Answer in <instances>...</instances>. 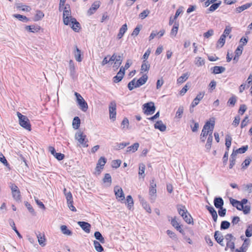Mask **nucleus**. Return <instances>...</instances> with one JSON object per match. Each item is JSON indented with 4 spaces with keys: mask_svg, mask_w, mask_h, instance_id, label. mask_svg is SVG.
Instances as JSON below:
<instances>
[{
    "mask_svg": "<svg viewBox=\"0 0 252 252\" xmlns=\"http://www.w3.org/2000/svg\"><path fill=\"white\" fill-rule=\"evenodd\" d=\"M17 115L19 118L20 125L26 129L30 131L31 130V125L28 117L19 112H17Z\"/></svg>",
    "mask_w": 252,
    "mask_h": 252,
    "instance_id": "1",
    "label": "nucleus"
},
{
    "mask_svg": "<svg viewBox=\"0 0 252 252\" xmlns=\"http://www.w3.org/2000/svg\"><path fill=\"white\" fill-rule=\"evenodd\" d=\"M74 95L76 97V100L79 108L83 112H86L88 109V105L81 94L75 92Z\"/></svg>",
    "mask_w": 252,
    "mask_h": 252,
    "instance_id": "2",
    "label": "nucleus"
},
{
    "mask_svg": "<svg viewBox=\"0 0 252 252\" xmlns=\"http://www.w3.org/2000/svg\"><path fill=\"white\" fill-rule=\"evenodd\" d=\"M143 110L144 114L147 115L154 114L156 110V107L154 103L153 102H150L145 103L143 105Z\"/></svg>",
    "mask_w": 252,
    "mask_h": 252,
    "instance_id": "3",
    "label": "nucleus"
},
{
    "mask_svg": "<svg viewBox=\"0 0 252 252\" xmlns=\"http://www.w3.org/2000/svg\"><path fill=\"white\" fill-rule=\"evenodd\" d=\"M75 139L84 147L88 146V145L87 144L88 140H86V136L82 132L79 131L77 132L75 134Z\"/></svg>",
    "mask_w": 252,
    "mask_h": 252,
    "instance_id": "4",
    "label": "nucleus"
},
{
    "mask_svg": "<svg viewBox=\"0 0 252 252\" xmlns=\"http://www.w3.org/2000/svg\"><path fill=\"white\" fill-rule=\"evenodd\" d=\"M71 10L70 9H66V7H64L63 13V20L64 25H70V21L71 18Z\"/></svg>",
    "mask_w": 252,
    "mask_h": 252,
    "instance_id": "5",
    "label": "nucleus"
},
{
    "mask_svg": "<svg viewBox=\"0 0 252 252\" xmlns=\"http://www.w3.org/2000/svg\"><path fill=\"white\" fill-rule=\"evenodd\" d=\"M110 119L115 121L116 116V104L115 101H112L109 106Z\"/></svg>",
    "mask_w": 252,
    "mask_h": 252,
    "instance_id": "6",
    "label": "nucleus"
},
{
    "mask_svg": "<svg viewBox=\"0 0 252 252\" xmlns=\"http://www.w3.org/2000/svg\"><path fill=\"white\" fill-rule=\"evenodd\" d=\"M177 209L179 214L183 217L185 221L188 223H189V219L187 215L188 211L186 207L184 206L180 205L178 206Z\"/></svg>",
    "mask_w": 252,
    "mask_h": 252,
    "instance_id": "7",
    "label": "nucleus"
},
{
    "mask_svg": "<svg viewBox=\"0 0 252 252\" xmlns=\"http://www.w3.org/2000/svg\"><path fill=\"white\" fill-rule=\"evenodd\" d=\"M156 184L155 182V180L152 179L150 181V189H149V195L151 196V197L153 196L154 197V198H155V197L156 196V193H157V189H156ZM153 198H151V199Z\"/></svg>",
    "mask_w": 252,
    "mask_h": 252,
    "instance_id": "8",
    "label": "nucleus"
},
{
    "mask_svg": "<svg viewBox=\"0 0 252 252\" xmlns=\"http://www.w3.org/2000/svg\"><path fill=\"white\" fill-rule=\"evenodd\" d=\"M171 224L177 229V230L179 231L181 233L183 234H184V231L181 228V225H180L179 219H177L176 217H174L173 218H171Z\"/></svg>",
    "mask_w": 252,
    "mask_h": 252,
    "instance_id": "9",
    "label": "nucleus"
},
{
    "mask_svg": "<svg viewBox=\"0 0 252 252\" xmlns=\"http://www.w3.org/2000/svg\"><path fill=\"white\" fill-rule=\"evenodd\" d=\"M114 191L116 198H120V200H123L125 199L124 193L122 189L118 186L114 187Z\"/></svg>",
    "mask_w": 252,
    "mask_h": 252,
    "instance_id": "10",
    "label": "nucleus"
},
{
    "mask_svg": "<svg viewBox=\"0 0 252 252\" xmlns=\"http://www.w3.org/2000/svg\"><path fill=\"white\" fill-rule=\"evenodd\" d=\"M69 25L75 32H78L80 29V24L75 18H71Z\"/></svg>",
    "mask_w": 252,
    "mask_h": 252,
    "instance_id": "11",
    "label": "nucleus"
},
{
    "mask_svg": "<svg viewBox=\"0 0 252 252\" xmlns=\"http://www.w3.org/2000/svg\"><path fill=\"white\" fill-rule=\"evenodd\" d=\"M69 69L71 77L72 79L75 78L76 77V66L74 62L71 60L69 62Z\"/></svg>",
    "mask_w": 252,
    "mask_h": 252,
    "instance_id": "12",
    "label": "nucleus"
},
{
    "mask_svg": "<svg viewBox=\"0 0 252 252\" xmlns=\"http://www.w3.org/2000/svg\"><path fill=\"white\" fill-rule=\"evenodd\" d=\"M100 1H94L91 7L88 10V15H91L93 14L94 12L99 7Z\"/></svg>",
    "mask_w": 252,
    "mask_h": 252,
    "instance_id": "13",
    "label": "nucleus"
},
{
    "mask_svg": "<svg viewBox=\"0 0 252 252\" xmlns=\"http://www.w3.org/2000/svg\"><path fill=\"white\" fill-rule=\"evenodd\" d=\"M78 224L86 233H89L90 232L91 225L89 223L86 221H78Z\"/></svg>",
    "mask_w": 252,
    "mask_h": 252,
    "instance_id": "14",
    "label": "nucleus"
},
{
    "mask_svg": "<svg viewBox=\"0 0 252 252\" xmlns=\"http://www.w3.org/2000/svg\"><path fill=\"white\" fill-rule=\"evenodd\" d=\"M148 77L146 74H144L139 78L137 81H136V86H135V88L139 87L145 84L148 80Z\"/></svg>",
    "mask_w": 252,
    "mask_h": 252,
    "instance_id": "15",
    "label": "nucleus"
},
{
    "mask_svg": "<svg viewBox=\"0 0 252 252\" xmlns=\"http://www.w3.org/2000/svg\"><path fill=\"white\" fill-rule=\"evenodd\" d=\"M154 127L156 129H159L161 132L165 131L166 129V126L163 124L161 121H157L154 125Z\"/></svg>",
    "mask_w": 252,
    "mask_h": 252,
    "instance_id": "16",
    "label": "nucleus"
},
{
    "mask_svg": "<svg viewBox=\"0 0 252 252\" xmlns=\"http://www.w3.org/2000/svg\"><path fill=\"white\" fill-rule=\"evenodd\" d=\"M40 27L38 25H33L31 26H26L25 27L26 30L31 32H36L40 30Z\"/></svg>",
    "mask_w": 252,
    "mask_h": 252,
    "instance_id": "17",
    "label": "nucleus"
},
{
    "mask_svg": "<svg viewBox=\"0 0 252 252\" xmlns=\"http://www.w3.org/2000/svg\"><path fill=\"white\" fill-rule=\"evenodd\" d=\"M214 204L217 208H222L224 204V202L221 197H215L214 200Z\"/></svg>",
    "mask_w": 252,
    "mask_h": 252,
    "instance_id": "18",
    "label": "nucleus"
},
{
    "mask_svg": "<svg viewBox=\"0 0 252 252\" xmlns=\"http://www.w3.org/2000/svg\"><path fill=\"white\" fill-rule=\"evenodd\" d=\"M74 54L75 60L78 62H81L82 60V58H81V50L77 47V45H75V46Z\"/></svg>",
    "mask_w": 252,
    "mask_h": 252,
    "instance_id": "19",
    "label": "nucleus"
},
{
    "mask_svg": "<svg viewBox=\"0 0 252 252\" xmlns=\"http://www.w3.org/2000/svg\"><path fill=\"white\" fill-rule=\"evenodd\" d=\"M127 30V27L126 24H124L119 30V32L117 35L118 38L121 39L122 38Z\"/></svg>",
    "mask_w": 252,
    "mask_h": 252,
    "instance_id": "20",
    "label": "nucleus"
},
{
    "mask_svg": "<svg viewBox=\"0 0 252 252\" xmlns=\"http://www.w3.org/2000/svg\"><path fill=\"white\" fill-rule=\"evenodd\" d=\"M252 5V3H247L242 6H239L235 9V11L237 13H241L243 11L249 8Z\"/></svg>",
    "mask_w": 252,
    "mask_h": 252,
    "instance_id": "21",
    "label": "nucleus"
},
{
    "mask_svg": "<svg viewBox=\"0 0 252 252\" xmlns=\"http://www.w3.org/2000/svg\"><path fill=\"white\" fill-rule=\"evenodd\" d=\"M214 237L216 241L219 244H221L220 242L223 241V237L221 233L219 231H216L215 232Z\"/></svg>",
    "mask_w": 252,
    "mask_h": 252,
    "instance_id": "22",
    "label": "nucleus"
},
{
    "mask_svg": "<svg viewBox=\"0 0 252 252\" xmlns=\"http://www.w3.org/2000/svg\"><path fill=\"white\" fill-rule=\"evenodd\" d=\"M139 146L138 143H135L130 146L127 148L126 153H134L136 152Z\"/></svg>",
    "mask_w": 252,
    "mask_h": 252,
    "instance_id": "23",
    "label": "nucleus"
},
{
    "mask_svg": "<svg viewBox=\"0 0 252 252\" xmlns=\"http://www.w3.org/2000/svg\"><path fill=\"white\" fill-rule=\"evenodd\" d=\"M210 124V122H207L204 125L203 129L202 130L201 133L200 134V136L201 138H204L206 137L208 135V132L207 131V129L209 128V125Z\"/></svg>",
    "mask_w": 252,
    "mask_h": 252,
    "instance_id": "24",
    "label": "nucleus"
},
{
    "mask_svg": "<svg viewBox=\"0 0 252 252\" xmlns=\"http://www.w3.org/2000/svg\"><path fill=\"white\" fill-rule=\"evenodd\" d=\"M236 153H234V150H233L232 153L231 154L230 156V164L229 167L230 169H231L233 168V166L235 164V160H236Z\"/></svg>",
    "mask_w": 252,
    "mask_h": 252,
    "instance_id": "25",
    "label": "nucleus"
},
{
    "mask_svg": "<svg viewBox=\"0 0 252 252\" xmlns=\"http://www.w3.org/2000/svg\"><path fill=\"white\" fill-rule=\"evenodd\" d=\"M13 16L14 18H17L19 21H22L23 22H27L30 20L29 19L28 17H27L26 16L18 14H14L13 15Z\"/></svg>",
    "mask_w": 252,
    "mask_h": 252,
    "instance_id": "26",
    "label": "nucleus"
},
{
    "mask_svg": "<svg viewBox=\"0 0 252 252\" xmlns=\"http://www.w3.org/2000/svg\"><path fill=\"white\" fill-rule=\"evenodd\" d=\"M9 223L10 225L12 228L13 230L16 233V234H17L18 236L20 238H22V236L21 235V234L19 233L18 230L17 229L16 226H15V222L13 221V220L12 219H9Z\"/></svg>",
    "mask_w": 252,
    "mask_h": 252,
    "instance_id": "27",
    "label": "nucleus"
},
{
    "mask_svg": "<svg viewBox=\"0 0 252 252\" xmlns=\"http://www.w3.org/2000/svg\"><path fill=\"white\" fill-rule=\"evenodd\" d=\"M95 238L98 240L101 243L104 244L105 243V240L102 234L99 231H95L94 234Z\"/></svg>",
    "mask_w": 252,
    "mask_h": 252,
    "instance_id": "28",
    "label": "nucleus"
},
{
    "mask_svg": "<svg viewBox=\"0 0 252 252\" xmlns=\"http://www.w3.org/2000/svg\"><path fill=\"white\" fill-rule=\"evenodd\" d=\"M225 68L223 66H215L213 67V73L214 74H219L223 72Z\"/></svg>",
    "mask_w": 252,
    "mask_h": 252,
    "instance_id": "29",
    "label": "nucleus"
},
{
    "mask_svg": "<svg viewBox=\"0 0 252 252\" xmlns=\"http://www.w3.org/2000/svg\"><path fill=\"white\" fill-rule=\"evenodd\" d=\"M80 125V119L78 117H75L73 120L72 126L74 128L78 129Z\"/></svg>",
    "mask_w": 252,
    "mask_h": 252,
    "instance_id": "30",
    "label": "nucleus"
},
{
    "mask_svg": "<svg viewBox=\"0 0 252 252\" xmlns=\"http://www.w3.org/2000/svg\"><path fill=\"white\" fill-rule=\"evenodd\" d=\"M150 67V64L147 61H143L141 67V70L143 71H148Z\"/></svg>",
    "mask_w": 252,
    "mask_h": 252,
    "instance_id": "31",
    "label": "nucleus"
},
{
    "mask_svg": "<svg viewBox=\"0 0 252 252\" xmlns=\"http://www.w3.org/2000/svg\"><path fill=\"white\" fill-rule=\"evenodd\" d=\"M61 230L63 234L69 236H70L72 234V231L69 230L66 225H62L61 226Z\"/></svg>",
    "mask_w": 252,
    "mask_h": 252,
    "instance_id": "32",
    "label": "nucleus"
},
{
    "mask_svg": "<svg viewBox=\"0 0 252 252\" xmlns=\"http://www.w3.org/2000/svg\"><path fill=\"white\" fill-rule=\"evenodd\" d=\"M129 145V142H122L120 143H116L115 149L119 150L124 149L125 147Z\"/></svg>",
    "mask_w": 252,
    "mask_h": 252,
    "instance_id": "33",
    "label": "nucleus"
},
{
    "mask_svg": "<svg viewBox=\"0 0 252 252\" xmlns=\"http://www.w3.org/2000/svg\"><path fill=\"white\" fill-rule=\"evenodd\" d=\"M145 165L144 163H141L139 165V172L138 174L139 176H142L143 178L145 177Z\"/></svg>",
    "mask_w": 252,
    "mask_h": 252,
    "instance_id": "34",
    "label": "nucleus"
},
{
    "mask_svg": "<svg viewBox=\"0 0 252 252\" xmlns=\"http://www.w3.org/2000/svg\"><path fill=\"white\" fill-rule=\"evenodd\" d=\"M100 242L97 241H94V245L95 250L98 252H102L103 251V248L100 244Z\"/></svg>",
    "mask_w": 252,
    "mask_h": 252,
    "instance_id": "35",
    "label": "nucleus"
},
{
    "mask_svg": "<svg viewBox=\"0 0 252 252\" xmlns=\"http://www.w3.org/2000/svg\"><path fill=\"white\" fill-rule=\"evenodd\" d=\"M178 27L179 25L178 24H176V23L173 25V28L170 32V36L172 37H174L176 35L178 30Z\"/></svg>",
    "mask_w": 252,
    "mask_h": 252,
    "instance_id": "36",
    "label": "nucleus"
},
{
    "mask_svg": "<svg viewBox=\"0 0 252 252\" xmlns=\"http://www.w3.org/2000/svg\"><path fill=\"white\" fill-rule=\"evenodd\" d=\"M44 16V14L42 11L41 10H37L33 20L34 21H38L40 20Z\"/></svg>",
    "mask_w": 252,
    "mask_h": 252,
    "instance_id": "37",
    "label": "nucleus"
},
{
    "mask_svg": "<svg viewBox=\"0 0 252 252\" xmlns=\"http://www.w3.org/2000/svg\"><path fill=\"white\" fill-rule=\"evenodd\" d=\"M124 76V73H122L121 72H118L117 75L113 77V81L115 83H118L120 82L123 78Z\"/></svg>",
    "mask_w": 252,
    "mask_h": 252,
    "instance_id": "38",
    "label": "nucleus"
},
{
    "mask_svg": "<svg viewBox=\"0 0 252 252\" xmlns=\"http://www.w3.org/2000/svg\"><path fill=\"white\" fill-rule=\"evenodd\" d=\"M12 197L16 201H20L21 200V196L20 190L12 191Z\"/></svg>",
    "mask_w": 252,
    "mask_h": 252,
    "instance_id": "39",
    "label": "nucleus"
},
{
    "mask_svg": "<svg viewBox=\"0 0 252 252\" xmlns=\"http://www.w3.org/2000/svg\"><path fill=\"white\" fill-rule=\"evenodd\" d=\"M237 101V97L235 95L232 96L229 98L227 101V105L233 107Z\"/></svg>",
    "mask_w": 252,
    "mask_h": 252,
    "instance_id": "40",
    "label": "nucleus"
},
{
    "mask_svg": "<svg viewBox=\"0 0 252 252\" xmlns=\"http://www.w3.org/2000/svg\"><path fill=\"white\" fill-rule=\"evenodd\" d=\"M37 237L39 245L42 247L46 245L44 235L41 236L40 234H37Z\"/></svg>",
    "mask_w": 252,
    "mask_h": 252,
    "instance_id": "41",
    "label": "nucleus"
},
{
    "mask_svg": "<svg viewBox=\"0 0 252 252\" xmlns=\"http://www.w3.org/2000/svg\"><path fill=\"white\" fill-rule=\"evenodd\" d=\"M232 138L230 135L227 134L225 137V146L227 151L229 150V148L231 146Z\"/></svg>",
    "mask_w": 252,
    "mask_h": 252,
    "instance_id": "42",
    "label": "nucleus"
},
{
    "mask_svg": "<svg viewBox=\"0 0 252 252\" xmlns=\"http://www.w3.org/2000/svg\"><path fill=\"white\" fill-rule=\"evenodd\" d=\"M248 149V146H244L238 149L236 151H234V153H236V155H237V154H243L245 153Z\"/></svg>",
    "mask_w": 252,
    "mask_h": 252,
    "instance_id": "43",
    "label": "nucleus"
},
{
    "mask_svg": "<svg viewBox=\"0 0 252 252\" xmlns=\"http://www.w3.org/2000/svg\"><path fill=\"white\" fill-rule=\"evenodd\" d=\"M230 225L229 222L226 220L222 221L220 224V229L225 230L228 229Z\"/></svg>",
    "mask_w": 252,
    "mask_h": 252,
    "instance_id": "44",
    "label": "nucleus"
},
{
    "mask_svg": "<svg viewBox=\"0 0 252 252\" xmlns=\"http://www.w3.org/2000/svg\"><path fill=\"white\" fill-rule=\"evenodd\" d=\"M251 161L252 159L251 158H247L242 163V168L244 169H246L250 164Z\"/></svg>",
    "mask_w": 252,
    "mask_h": 252,
    "instance_id": "45",
    "label": "nucleus"
},
{
    "mask_svg": "<svg viewBox=\"0 0 252 252\" xmlns=\"http://www.w3.org/2000/svg\"><path fill=\"white\" fill-rule=\"evenodd\" d=\"M221 2L220 1L219 2L214 3L209 8L208 10L210 12H213L216 10L220 5Z\"/></svg>",
    "mask_w": 252,
    "mask_h": 252,
    "instance_id": "46",
    "label": "nucleus"
},
{
    "mask_svg": "<svg viewBox=\"0 0 252 252\" xmlns=\"http://www.w3.org/2000/svg\"><path fill=\"white\" fill-rule=\"evenodd\" d=\"M225 42V38L223 35H221L217 42V47L221 48L224 44Z\"/></svg>",
    "mask_w": 252,
    "mask_h": 252,
    "instance_id": "47",
    "label": "nucleus"
},
{
    "mask_svg": "<svg viewBox=\"0 0 252 252\" xmlns=\"http://www.w3.org/2000/svg\"><path fill=\"white\" fill-rule=\"evenodd\" d=\"M126 202L127 203V207L129 209H130L131 208L133 205V200L131 195H128L126 197Z\"/></svg>",
    "mask_w": 252,
    "mask_h": 252,
    "instance_id": "48",
    "label": "nucleus"
},
{
    "mask_svg": "<svg viewBox=\"0 0 252 252\" xmlns=\"http://www.w3.org/2000/svg\"><path fill=\"white\" fill-rule=\"evenodd\" d=\"M188 78V73H184L177 79L179 84H182Z\"/></svg>",
    "mask_w": 252,
    "mask_h": 252,
    "instance_id": "49",
    "label": "nucleus"
},
{
    "mask_svg": "<svg viewBox=\"0 0 252 252\" xmlns=\"http://www.w3.org/2000/svg\"><path fill=\"white\" fill-rule=\"evenodd\" d=\"M106 162V159L103 157H101L99 159L97 163V165L100 166L101 168H103Z\"/></svg>",
    "mask_w": 252,
    "mask_h": 252,
    "instance_id": "50",
    "label": "nucleus"
},
{
    "mask_svg": "<svg viewBox=\"0 0 252 252\" xmlns=\"http://www.w3.org/2000/svg\"><path fill=\"white\" fill-rule=\"evenodd\" d=\"M141 25H137L136 27L134 29L133 31L131 33V36L133 37H135L137 36L140 32V31L141 29Z\"/></svg>",
    "mask_w": 252,
    "mask_h": 252,
    "instance_id": "51",
    "label": "nucleus"
},
{
    "mask_svg": "<svg viewBox=\"0 0 252 252\" xmlns=\"http://www.w3.org/2000/svg\"><path fill=\"white\" fill-rule=\"evenodd\" d=\"M195 63L197 66H200L204 64L205 61L201 57H197L195 59Z\"/></svg>",
    "mask_w": 252,
    "mask_h": 252,
    "instance_id": "52",
    "label": "nucleus"
},
{
    "mask_svg": "<svg viewBox=\"0 0 252 252\" xmlns=\"http://www.w3.org/2000/svg\"><path fill=\"white\" fill-rule=\"evenodd\" d=\"M248 245L249 242H248V239H246L239 249L243 252H246L248 249Z\"/></svg>",
    "mask_w": 252,
    "mask_h": 252,
    "instance_id": "53",
    "label": "nucleus"
},
{
    "mask_svg": "<svg viewBox=\"0 0 252 252\" xmlns=\"http://www.w3.org/2000/svg\"><path fill=\"white\" fill-rule=\"evenodd\" d=\"M212 141L213 136L210 135V136H208V137L207 143L205 145V147L208 150H210V149H211Z\"/></svg>",
    "mask_w": 252,
    "mask_h": 252,
    "instance_id": "54",
    "label": "nucleus"
},
{
    "mask_svg": "<svg viewBox=\"0 0 252 252\" xmlns=\"http://www.w3.org/2000/svg\"><path fill=\"white\" fill-rule=\"evenodd\" d=\"M246 236L250 237L252 236V224H249L245 231Z\"/></svg>",
    "mask_w": 252,
    "mask_h": 252,
    "instance_id": "55",
    "label": "nucleus"
},
{
    "mask_svg": "<svg viewBox=\"0 0 252 252\" xmlns=\"http://www.w3.org/2000/svg\"><path fill=\"white\" fill-rule=\"evenodd\" d=\"M103 181L104 183H108L109 185L111 184L112 182V178L111 176L109 173H106L105 174L104 177L103 179Z\"/></svg>",
    "mask_w": 252,
    "mask_h": 252,
    "instance_id": "56",
    "label": "nucleus"
},
{
    "mask_svg": "<svg viewBox=\"0 0 252 252\" xmlns=\"http://www.w3.org/2000/svg\"><path fill=\"white\" fill-rule=\"evenodd\" d=\"M115 62L114 63L115 66L116 68H118L120 67V65L122 63V56L120 55L118 56L117 57V59L115 60Z\"/></svg>",
    "mask_w": 252,
    "mask_h": 252,
    "instance_id": "57",
    "label": "nucleus"
},
{
    "mask_svg": "<svg viewBox=\"0 0 252 252\" xmlns=\"http://www.w3.org/2000/svg\"><path fill=\"white\" fill-rule=\"evenodd\" d=\"M136 79L135 78H134L132 80L130 81L128 85H127V88L130 91L132 90L135 88V86H136Z\"/></svg>",
    "mask_w": 252,
    "mask_h": 252,
    "instance_id": "58",
    "label": "nucleus"
},
{
    "mask_svg": "<svg viewBox=\"0 0 252 252\" xmlns=\"http://www.w3.org/2000/svg\"><path fill=\"white\" fill-rule=\"evenodd\" d=\"M25 205L26 207L27 208V209L29 210V211L31 214H32L33 215H35V213L34 212V210L33 207H32V206L29 202H28L27 201L25 202Z\"/></svg>",
    "mask_w": 252,
    "mask_h": 252,
    "instance_id": "59",
    "label": "nucleus"
},
{
    "mask_svg": "<svg viewBox=\"0 0 252 252\" xmlns=\"http://www.w3.org/2000/svg\"><path fill=\"white\" fill-rule=\"evenodd\" d=\"M150 13V11L149 10H148V9H145L139 14V17L141 18L142 19H144L146 17L148 16Z\"/></svg>",
    "mask_w": 252,
    "mask_h": 252,
    "instance_id": "60",
    "label": "nucleus"
},
{
    "mask_svg": "<svg viewBox=\"0 0 252 252\" xmlns=\"http://www.w3.org/2000/svg\"><path fill=\"white\" fill-rule=\"evenodd\" d=\"M0 161L7 167L9 166L8 162L1 153H0Z\"/></svg>",
    "mask_w": 252,
    "mask_h": 252,
    "instance_id": "61",
    "label": "nucleus"
},
{
    "mask_svg": "<svg viewBox=\"0 0 252 252\" xmlns=\"http://www.w3.org/2000/svg\"><path fill=\"white\" fill-rule=\"evenodd\" d=\"M234 241L235 240H233L232 241L227 242L226 247L225 248V250H226V248L230 249L232 251H233L234 250V248H235Z\"/></svg>",
    "mask_w": 252,
    "mask_h": 252,
    "instance_id": "62",
    "label": "nucleus"
},
{
    "mask_svg": "<svg viewBox=\"0 0 252 252\" xmlns=\"http://www.w3.org/2000/svg\"><path fill=\"white\" fill-rule=\"evenodd\" d=\"M121 160L120 159L114 160L112 162V166L113 168H117L120 166Z\"/></svg>",
    "mask_w": 252,
    "mask_h": 252,
    "instance_id": "63",
    "label": "nucleus"
},
{
    "mask_svg": "<svg viewBox=\"0 0 252 252\" xmlns=\"http://www.w3.org/2000/svg\"><path fill=\"white\" fill-rule=\"evenodd\" d=\"M184 112V108L183 106H180L176 112V117L178 118H181Z\"/></svg>",
    "mask_w": 252,
    "mask_h": 252,
    "instance_id": "64",
    "label": "nucleus"
}]
</instances>
